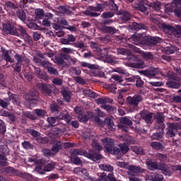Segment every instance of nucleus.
<instances>
[{
  "label": "nucleus",
  "mask_w": 181,
  "mask_h": 181,
  "mask_svg": "<svg viewBox=\"0 0 181 181\" xmlns=\"http://www.w3.org/2000/svg\"><path fill=\"white\" fill-rule=\"evenodd\" d=\"M78 155L80 156H87L92 160H98L103 158V156L98 153H93V151H90L89 153L84 151L83 150L74 149L71 151V159H74V158L77 157Z\"/></svg>",
  "instance_id": "nucleus-1"
},
{
  "label": "nucleus",
  "mask_w": 181,
  "mask_h": 181,
  "mask_svg": "<svg viewBox=\"0 0 181 181\" xmlns=\"http://www.w3.org/2000/svg\"><path fill=\"white\" fill-rule=\"evenodd\" d=\"M98 104H103L101 105V108L103 110H105L107 111V112H110V114H112L113 112H115L117 111V108L115 107H112L110 105H105L107 103L111 104L112 103V100L110 98H101L97 100Z\"/></svg>",
  "instance_id": "nucleus-2"
},
{
  "label": "nucleus",
  "mask_w": 181,
  "mask_h": 181,
  "mask_svg": "<svg viewBox=\"0 0 181 181\" xmlns=\"http://www.w3.org/2000/svg\"><path fill=\"white\" fill-rule=\"evenodd\" d=\"M146 164L147 165L148 169H158L159 170H162V173L165 175V176L172 175V171L169 170V168L165 166L158 165L156 163H153L151 160H147Z\"/></svg>",
  "instance_id": "nucleus-3"
},
{
  "label": "nucleus",
  "mask_w": 181,
  "mask_h": 181,
  "mask_svg": "<svg viewBox=\"0 0 181 181\" xmlns=\"http://www.w3.org/2000/svg\"><path fill=\"white\" fill-rule=\"evenodd\" d=\"M107 5L108 3L98 4L97 6L90 7V9L85 11L83 13L88 16H100V13L97 12H103V11H104V8Z\"/></svg>",
  "instance_id": "nucleus-4"
},
{
  "label": "nucleus",
  "mask_w": 181,
  "mask_h": 181,
  "mask_svg": "<svg viewBox=\"0 0 181 181\" xmlns=\"http://www.w3.org/2000/svg\"><path fill=\"white\" fill-rule=\"evenodd\" d=\"M14 59L16 60L17 63L16 65V68L14 69L15 71H17L19 73L21 71V69H22V64L25 66V64H28V63H30V60L29 59L26 58V57L23 55H21L19 54H16L14 56Z\"/></svg>",
  "instance_id": "nucleus-5"
},
{
  "label": "nucleus",
  "mask_w": 181,
  "mask_h": 181,
  "mask_svg": "<svg viewBox=\"0 0 181 181\" xmlns=\"http://www.w3.org/2000/svg\"><path fill=\"white\" fill-rule=\"evenodd\" d=\"M130 47L132 49V52H135L136 53H140L141 57L144 59L145 60H153L155 59V56H153V54L151 52H142L139 48L134 46V45H130Z\"/></svg>",
  "instance_id": "nucleus-6"
},
{
  "label": "nucleus",
  "mask_w": 181,
  "mask_h": 181,
  "mask_svg": "<svg viewBox=\"0 0 181 181\" xmlns=\"http://www.w3.org/2000/svg\"><path fill=\"white\" fill-rule=\"evenodd\" d=\"M144 98H142V95L136 94L133 97H127V102L130 105H133L134 107H138L139 103L142 102Z\"/></svg>",
  "instance_id": "nucleus-7"
},
{
  "label": "nucleus",
  "mask_w": 181,
  "mask_h": 181,
  "mask_svg": "<svg viewBox=\"0 0 181 181\" xmlns=\"http://www.w3.org/2000/svg\"><path fill=\"white\" fill-rule=\"evenodd\" d=\"M179 128H180V127H179L178 124L169 123L167 128V136L173 138V136L176 135V132H177V129H179Z\"/></svg>",
  "instance_id": "nucleus-8"
},
{
  "label": "nucleus",
  "mask_w": 181,
  "mask_h": 181,
  "mask_svg": "<svg viewBox=\"0 0 181 181\" xmlns=\"http://www.w3.org/2000/svg\"><path fill=\"white\" fill-rule=\"evenodd\" d=\"M127 175L129 176H135L136 173H144L145 169L138 166V165H129V167L127 168Z\"/></svg>",
  "instance_id": "nucleus-9"
},
{
  "label": "nucleus",
  "mask_w": 181,
  "mask_h": 181,
  "mask_svg": "<svg viewBox=\"0 0 181 181\" xmlns=\"http://www.w3.org/2000/svg\"><path fill=\"white\" fill-rule=\"evenodd\" d=\"M139 73L143 76L148 77V78H153V77L159 73V69L157 68L151 67L147 70L139 71Z\"/></svg>",
  "instance_id": "nucleus-10"
},
{
  "label": "nucleus",
  "mask_w": 181,
  "mask_h": 181,
  "mask_svg": "<svg viewBox=\"0 0 181 181\" xmlns=\"http://www.w3.org/2000/svg\"><path fill=\"white\" fill-rule=\"evenodd\" d=\"M101 142L107 152H112V149H114V140L112 139H101Z\"/></svg>",
  "instance_id": "nucleus-11"
},
{
  "label": "nucleus",
  "mask_w": 181,
  "mask_h": 181,
  "mask_svg": "<svg viewBox=\"0 0 181 181\" xmlns=\"http://www.w3.org/2000/svg\"><path fill=\"white\" fill-rule=\"evenodd\" d=\"M39 97V92L37 90H34L33 91H30L29 93V96H25V100H28L29 101L30 105H33V104H36V98Z\"/></svg>",
  "instance_id": "nucleus-12"
},
{
  "label": "nucleus",
  "mask_w": 181,
  "mask_h": 181,
  "mask_svg": "<svg viewBox=\"0 0 181 181\" xmlns=\"http://www.w3.org/2000/svg\"><path fill=\"white\" fill-rule=\"evenodd\" d=\"M3 29L4 32H6V33H9L10 35H13L14 36H19V34L16 30V28L9 23L4 24Z\"/></svg>",
  "instance_id": "nucleus-13"
},
{
  "label": "nucleus",
  "mask_w": 181,
  "mask_h": 181,
  "mask_svg": "<svg viewBox=\"0 0 181 181\" xmlns=\"http://www.w3.org/2000/svg\"><path fill=\"white\" fill-rule=\"evenodd\" d=\"M175 7L181 8V0H173L171 5L165 6V12L167 13H170L175 11Z\"/></svg>",
  "instance_id": "nucleus-14"
},
{
  "label": "nucleus",
  "mask_w": 181,
  "mask_h": 181,
  "mask_svg": "<svg viewBox=\"0 0 181 181\" xmlns=\"http://www.w3.org/2000/svg\"><path fill=\"white\" fill-rule=\"evenodd\" d=\"M140 115L147 124H152V122H153V113H151L146 110H144L140 112Z\"/></svg>",
  "instance_id": "nucleus-15"
},
{
  "label": "nucleus",
  "mask_w": 181,
  "mask_h": 181,
  "mask_svg": "<svg viewBox=\"0 0 181 181\" xmlns=\"http://www.w3.org/2000/svg\"><path fill=\"white\" fill-rule=\"evenodd\" d=\"M155 118L158 122V128L161 129V131H164L165 126V123H163V121H165V117L163 116V113L162 112H158Z\"/></svg>",
  "instance_id": "nucleus-16"
},
{
  "label": "nucleus",
  "mask_w": 181,
  "mask_h": 181,
  "mask_svg": "<svg viewBox=\"0 0 181 181\" xmlns=\"http://www.w3.org/2000/svg\"><path fill=\"white\" fill-rule=\"evenodd\" d=\"M2 153V154H1ZM6 153V147L0 146V166H6L8 165V159L4 155Z\"/></svg>",
  "instance_id": "nucleus-17"
},
{
  "label": "nucleus",
  "mask_w": 181,
  "mask_h": 181,
  "mask_svg": "<svg viewBox=\"0 0 181 181\" xmlns=\"http://www.w3.org/2000/svg\"><path fill=\"white\" fill-rule=\"evenodd\" d=\"M126 80L128 82H136V87H142V86H144V81H142L139 76H134L130 78H127Z\"/></svg>",
  "instance_id": "nucleus-18"
},
{
  "label": "nucleus",
  "mask_w": 181,
  "mask_h": 181,
  "mask_svg": "<svg viewBox=\"0 0 181 181\" xmlns=\"http://www.w3.org/2000/svg\"><path fill=\"white\" fill-rule=\"evenodd\" d=\"M63 132H66V129H59L57 127H55L50 130L49 133V136L50 138H55V136H58V135L63 134Z\"/></svg>",
  "instance_id": "nucleus-19"
},
{
  "label": "nucleus",
  "mask_w": 181,
  "mask_h": 181,
  "mask_svg": "<svg viewBox=\"0 0 181 181\" xmlns=\"http://www.w3.org/2000/svg\"><path fill=\"white\" fill-rule=\"evenodd\" d=\"M168 28L170 30L173 31V35L175 36V37H181V25H175L174 26L169 25Z\"/></svg>",
  "instance_id": "nucleus-20"
},
{
  "label": "nucleus",
  "mask_w": 181,
  "mask_h": 181,
  "mask_svg": "<svg viewBox=\"0 0 181 181\" xmlns=\"http://www.w3.org/2000/svg\"><path fill=\"white\" fill-rule=\"evenodd\" d=\"M39 88L44 95H50L52 93V86L50 85L40 84Z\"/></svg>",
  "instance_id": "nucleus-21"
},
{
  "label": "nucleus",
  "mask_w": 181,
  "mask_h": 181,
  "mask_svg": "<svg viewBox=\"0 0 181 181\" xmlns=\"http://www.w3.org/2000/svg\"><path fill=\"white\" fill-rule=\"evenodd\" d=\"M129 40L134 45H141V43H142L143 38L141 35L134 34L129 39Z\"/></svg>",
  "instance_id": "nucleus-22"
},
{
  "label": "nucleus",
  "mask_w": 181,
  "mask_h": 181,
  "mask_svg": "<svg viewBox=\"0 0 181 181\" xmlns=\"http://www.w3.org/2000/svg\"><path fill=\"white\" fill-rule=\"evenodd\" d=\"M94 117V114L93 112H88L83 115H79L78 116V119L81 122H87L90 118Z\"/></svg>",
  "instance_id": "nucleus-23"
},
{
  "label": "nucleus",
  "mask_w": 181,
  "mask_h": 181,
  "mask_svg": "<svg viewBox=\"0 0 181 181\" xmlns=\"http://www.w3.org/2000/svg\"><path fill=\"white\" fill-rule=\"evenodd\" d=\"M18 29H19V31L21 32L22 36L25 39V40H26V42H28L29 43H30L32 42V37H30L28 34V33H26V30H25L24 28L22 27L21 25H20L18 27Z\"/></svg>",
  "instance_id": "nucleus-24"
},
{
  "label": "nucleus",
  "mask_w": 181,
  "mask_h": 181,
  "mask_svg": "<svg viewBox=\"0 0 181 181\" xmlns=\"http://www.w3.org/2000/svg\"><path fill=\"white\" fill-rule=\"evenodd\" d=\"M35 73L39 78L42 80H47V74L46 72L41 71L40 68H35Z\"/></svg>",
  "instance_id": "nucleus-25"
},
{
  "label": "nucleus",
  "mask_w": 181,
  "mask_h": 181,
  "mask_svg": "<svg viewBox=\"0 0 181 181\" xmlns=\"http://www.w3.org/2000/svg\"><path fill=\"white\" fill-rule=\"evenodd\" d=\"M8 100L16 105H19L21 104V100H19V97H18L17 95L8 93Z\"/></svg>",
  "instance_id": "nucleus-26"
},
{
  "label": "nucleus",
  "mask_w": 181,
  "mask_h": 181,
  "mask_svg": "<svg viewBox=\"0 0 181 181\" xmlns=\"http://www.w3.org/2000/svg\"><path fill=\"white\" fill-rule=\"evenodd\" d=\"M61 56L64 60H67L69 64H76V63H77V59L71 57L69 54L61 53Z\"/></svg>",
  "instance_id": "nucleus-27"
},
{
  "label": "nucleus",
  "mask_w": 181,
  "mask_h": 181,
  "mask_svg": "<svg viewBox=\"0 0 181 181\" xmlns=\"http://www.w3.org/2000/svg\"><path fill=\"white\" fill-rule=\"evenodd\" d=\"M179 84L180 82L178 79L170 80L166 82V86L170 88H179Z\"/></svg>",
  "instance_id": "nucleus-28"
},
{
  "label": "nucleus",
  "mask_w": 181,
  "mask_h": 181,
  "mask_svg": "<svg viewBox=\"0 0 181 181\" xmlns=\"http://www.w3.org/2000/svg\"><path fill=\"white\" fill-rule=\"evenodd\" d=\"M119 18L122 22H127V21H129V19H131V14L127 11H122L119 13Z\"/></svg>",
  "instance_id": "nucleus-29"
},
{
  "label": "nucleus",
  "mask_w": 181,
  "mask_h": 181,
  "mask_svg": "<svg viewBox=\"0 0 181 181\" xmlns=\"http://www.w3.org/2000/svg\"><path fill=\"white\" fill-rule=\"evenodd\" d=\"M105 124H107L108 129L110 131H114L115 129V125L114 124V120L111 117H107L105 119Z\"/></svg>",
  "instance_id": "nucleus-30"
},
{
  "label": "nucleus",
  "mask_w": 181,
  "mask_h": 181,
  "mask_svg": "<svg viewBox=\"0 0 181 181\" xmlns=\"http://www.w3.org/2000/svg\"><path fill=\"white\" fill-rule=\"evenodd\" d=\"M101 30L105 32V33H110V35H114V33H117V29L111 26H103L101 28Z\"/></svg>",
  "instance_id": "nucleus-31"
},
{
  "label": "nucleus",
  "mask_w": 181,
  "mask_h": 181,
  "mask_svg": "<svg viewBox=\"0 0 181 181\" xmlns=\"http://www.w3.org/2000/svg\"><path fill=\"white\" fill-rule=\"evenodd\" d=\"M131 46H132V45H129V47L130 48L129 50L124 48L117 49L118 54H123V55L126 54L127 56H131V52H134L132 51V48H131Z\"/></svg>",
  "instance_id": "nucleus-32"
},
{
  "label": "nucleus",
  "mask_w": 181,
  "mask_h": 181,
  "mask_svg": "<svg viewBox=\"0 0 181 181\" xmlns=\"http://www.w3.org/2000/svg\"><path fill=\"white\" fill-rule=\"evenodd\" d=\"M2 57L6 62H8L9 63H13L15 62V60L9 56V52L6 49L2 50Z\"/></svg>",
  "instance_id": "nucleus-33"
},
{
  "label": "nucleus",
  "mask_w": 181,
  "mask_h": 181,
  "mask_svg": "<svg viewBox=\"0 0 181 181\" xmlns=\"http://www.w3.org/2000/svg\"><path fill=\"white\" fill-rule=\"evenodd\" d=\"M176 50H177V47L176 46H173L170 45H169V46L165 47L164 48V52L165 53H166V54H173V53H175Z\"/></svg>",
  "instance_id": "nucleus-34"
},
{
  "label": "nucleus",
  "mask_w": 181,
  "mask_h": 181,
  "mask_svg": "<svg viewBox=\"0 0 181 181\" xmlns=\"http://www.w3.org/2000/svg\"><path fill=\"white\" fill-rule=\"evenodd\" d=\"M134 6L136 9H137V11H140V12H142V13L146 16L148 15V10L145 6L139 4H134Z\"/></svg>",
  "instance_id": "nucleus-35"
},
{
  "label": "nucleus",
  "mask_w": 181,
  "mask_h": 181,
  "mask_svg": "<svg viewBox=\"0 0 181 181\" xmlns=\"http://www.w3.org/2000/svg\"><path fill=\"white\" fill-rule=\"evenodd\" d=\"M150 146L151 147L153 148V149H157L158 151H160L162 149H164L165 148V146H163V144L158 142V141H153V142H151L150 144Z\"/></svg>",
  "instance_id": "nucleus-36"
},
{
  "label": "nucleus",
  "mask_w": 181,
  "mask_h": 181,
  "mask_svg": "<svg viewBox=\"0 0 181 181\" xmlns=\"http://www.w3.org/2000/svg\"><path fill=\"white\" fill-rule=\"evenodd\" d=\"M62 148H63V143L61 141H57L56 144H54L52 146V151L54 152V153H57V152H59Z\"/></svg>",
  "instance_id": "nucleus-37"
},
{
  "label": "nucleus",
  "mask_w": 181,
  "mask_h": 181,
  "mask_svg": "<svg viewBox=\"0 0 181 181\" xmlns=\"http://www.w3.org/2000/svg\"><path fill=\"white\" fill-rule=\"evenodd\" d=\"M16 15L18 18L23 22H25V21H26V13H25V11L19 9L16 11Z\"/></svg>",
  "instance_id": "nucleus-38"
},
{
  "label": "nucleus",
  "mask_w": 181,
  "mask_h": 181,
  "mask_svg": "<svg viewBox=\"0 0 181 181\" xmlns=\"http://www.w3.org/2000/svg\"><path fill=\"white\" fill-rule=\"evenodd\" d=\"M99 168L105 172H112L114 170V168L108 164H100Z\"/></svg>",
  "instance_id": "nucleus-39"
},
{
  "label": "nucleus",
  "mask_w": 181,
  "mask_h": 181,
  "mask_svg": "<svg viewBox=\"0 0 181 181\" xmlns=\"http://www.w3.org/2000/svg\"><path fill=\"white\" fill-rule=\"evenodd\" d=\"M150 8H152L156 12H159L160 11V3L159 1H153L148 4Z\"/></svg>",
  "instance_id": "nucleus-40"
},
{
  "label": "nucleus",
  "mask_w": 181,
  "mask_h": 181,
  "mask_svg": "<svg viewBox=\"0 0 181 181\" xmlns=\"http://www.w3.org/2000/svg\"><path fill=\"white\" fill-rule=\"evenodd\" d=\"M83 93L85 95H88V97H91V98H97V93L93 92L90 89L84 88L83 89Z\"/></svg>",
  "instance_id": "nucleus-41"
},
{
  "label": "nucleus",
  "mask_w": 181,
  "mask_h": 181,
  "mask_svg": "<svg viewBox=\"0 0 181 181\" xmlns=\"http://www.w3.org/2000/svg\"><path fill=\"white\" fill-rule=\"evenodd\" d=\"M62 95L67 103L70 102V100H71V92L70 90H63Z\"/></svg>",
  "instance_id": "nucleus-42"
},
{
  "label": "nucleus",
  "mask_w": 181,
  "mask_h": 181,
  "mask_svg": "<svg viewBox=\"0 0 181 181\" xmlns=\"http://www.w3.org/2000/svg\"><path fill=\"white\" fill-rule=\"evenodd\" d=\"M133 28H134L135 30H141V29L146 30L148 29V27L145 26V25L137 23H133Z\"/></svg>",
  "instance_id": "nucleus-43"
},
{
  "label": "nucleus",
  "mask_w": 181,
  "mask_h": 181,
  "mask_svg": "<svg viewBox=\"0 0 181 181\" xmlns=\"http://www.w3.org/2000/svg\"><path fill=\"white\" fill-rule=\"evenodd\" d=\"M54 166H56V164L54 163H48L44 166V170L45 173L52 172V170L54 169Z\"/></svg>",
  "instance_id": "nucleus-44"
},
{
  "label": "nucleus",
  "mask_w": 181,
  "mask_h": 181,
  "mask_svg": "<svg viewBox=\"0 0 181 181\" xmlns=\"http://www.w3.org/2000/svg\"><path fill=\"white\" fill-rule=\"evenodd\" d=\"M148 179L151 181H160L163 180V175L160 174H155L154 175H151Z\"/></svg>",
  "instance_id": "nucleus-45"
},
{
  "label": "nucleus",
  "mask_w": 181,
  "mask_h": 181,
  "mask_svg": "<svg viewBox=\"0 0 181 181\" xmlns=\"http://www.w3.org/2000/svg\"><path fill=\"white\" fill-rule=\"evenodd\" d=\"M8 105H11L9 103V100L7 98L0 99V107L2 108H8Z\"/></svg>",
  "instance_id": "nucleus-46"
},
{
  "label": "nucleus",
  "mask_w": 181,
  "mask_h": 181,
  "mask_svg": "<svg viewBox=\"0 0 181 181\" xmlns=\"http://www.w3.org/2000/svg\"><path fill=\"white\" fill-rule=\"evenodd\" d=\"M74 172L78 175H86L87 176V170L81 168H76L74 169Z\"/></svg>",
  "instance_id": "nucleus-47"
},
{
  "label": "nucleus",
  "mask_w": 181,
  "mask_h": 181,
  "mask_svg": "<svg viewBox=\"0 0 181 181\" xmlns=\"http://www.w3.org/2000/svg\"><path fill=\"white\" fill-rule=\"evenodd\" d=\"M119 146L120 148V152H122V153L125 154L129 151V147H128V145H127L126 144H121L119 145Z\"/></svg>",
  "instance_id": "nucleus-48"
},
{
  "label": "nucleus",
  "mask_w": 181,
  "mask_h": 181,
  "mask_svg": "<svg viewBox=\"0 0 181 181\" xmlns=\"http://www.w3.org/2000/svg\"><path fill=\"white\" fill-rule=\"evenodd\" d=\"M92 146L93 149H95L96 151H103V146L100 144H98V141H97V140L93 141Z\"/></svg>",
  "instance_id": "nucleus-49"
},
{
  "label": "nucleus",
  "mask_w": 181,
  "mask_h": 181,
  "mask_svg": "<svg viewBox=\"0 0 181 181\" xmlns=\"http://www.w3.org/2000/svg\"><path fill=\"white\" fill-rule=\"evenodd\" d=\"M69 71L71 74H75L76 76H80V74H81V70L78 67H71Z\"/></svg>",
  "instance_id": "nucleus-50"
},
{
  "label": "nucleus",
  "mask_w": 181,
  "mask_h": 181,
  "mask_svg": "<svg viewBox=\"0 0 181 181\" xmlns=\"http://www.w3.org/2000/svg\"><path fill=\"white\" fill-rule=\"evenodd\" d=\"M35 13L37 18H39V19H42V18L45 16V12L42 9L40 8L35 9Z\"/></svg>",
  "instance_id": "nucleus-51"
},
{
  "label": "nucleus",
  "mask_w": 181,
  "mask_h": 181,
  "mask_svg": "<svg viewBox=\"0 0 181 181\" xmlns=\"http://www.w3.org/2000/svg\"><path fill=\"white\" fill-rule=\"evenodd\" d=\"M61 52L66 53V54H73L76 50H74L73 48L63 47L62 48Z\"/></svg>",
  "instance_id": "nucleus-52"
},
{
  "label": "nucleus",
  "mask_w": 181,
  "mask_h": 181,
  "mask_svg": "<svg viewBox=\"0 0 181 181\" xmlns=\"http://www.w3.org/2000/svg\"><path fill=\"white\" fill-rule=\"evenodd\" d=\"M54 22L57 23H59V25H69L67 21L64 18H63L62 17H59L57 18H54Z\"/></svg>",
  "instance_id": "nucleus-53"
},
{
  "label": "nucleus",
  "mask_w": 181,
  "mask_h": 181,
  "mask_svg": "<svg viewBox=\"0 0 181 181\" xmlns=\"http://www.w3.org/2000/svg\"><path fill=\"white\" fill-rule=\"evenodd\" d=\"M130 67H135L136 69H142L145 67V62H140L136 64H129Z\"/></svg>",
  "instance_id": "nucleus-54"
},
{
  "label": "nucleus",
  "mask_w": 181,
  "mask_h": 181,
  "mask_svg": "<svg viewBox=\"0 0 181 181\" xmlns=\"http://www.w3.org/2000/svg\"><path fill=\"white\" fill-rule=\"evenodd\" d=\"M163 134H164L163 131H162V132H160V133H154L151 136V138L152 139L158 141V139H161V138L163 136Z\"/></svg>",
  "instance_id": "nucleus-55"
},
{
  "label": "nucleus",
  "mask_w": 181,
  "mask_h": 181,
  "mask_svg": "<svg viewBox=\"0 0 181 181\" xmlns=\"http://www.w3.org/2000/svg\"><path fill=\"white\" fill-rule=\"evenodd\" d=\"M107 5H109V8L112 9V11H117L118 9V6L117 4H115L114 0H110L109 3H107Z\"/></svg>",
  "instance_id": "nucleus-56"
},
{
  "label": "nucleus",
  "mask_w": 181,
  "mask_h": 181,
  "mask_svg": "<svg viewBox=\"0 0 181 181\" xmlns=\"http://www.w3.org/2000/svg\"><path fill=\"white\" fill-rule=\"evenodd\" d=\"M112 16H114V12L112 11L104 12L101 16L104 19H108L110 18H112Z\"/></svg>",
  "instance_id": "nucleus-57"
},
{
  "label": "nucleus",
  "mask_w": 181,
  "mask_h": 181,
  "mask_svg": "<svg viewBox=\"0 0 181 181\" xmlns=\"http://www.w3.org/2000/svg\"><path fill=\"white\" fill-rule=\"evenodd\" d=\"M35 114L38 116V117H45L46 115H47V113L46 112V111L43 110H40V109H36L35 110Z\"/></svg>",
  "instance_id": "nucleus-58"
},
{
  "label": "nucleus",
  "mask_w": 181,
  "mask_h": 181,
  "mask_svg": "<svg viewBox=\"0 0 181 181\" xmlns=\"http://www.w3.org/2000/svg\"><path fill=\"white\" fill-rule=\"evenodd\" d=\"M120 122H122V124H124V125H132V121L125 117L121 119Z\"/></svg>",
  "instance_id": "nucleus-59"
},
{
  "label": "nucleus",
  "mask_w": 181,
  "mask_h": 181,
  "mask_svg": "<svg viewBox=\"0 0 181 181\" xmlns=\"http://www.w3.org/2000/svg\"><path fill=\"white\" fill-rule=\"evenodd\" d=\"M156 157L157 158V159H159V160H160V162H165V160H166V159H168V156L166 155H163L160 153H158L156 155Z\"/></svg>",
  "instance_id": "nucleus-60"
},
{
  "label": "nucleus",
  "mask_w": 181,
  "mask_h": 181,
  "mask_svg": "<svg viewBox=\"0 0 181 181\" xmlns=\"http://www.w3.org/2000/svg\"><path fill=\"white\" fill-rule=\"evenodd\" d=\"M73 46L74 47H77L78 49H86V45L82 42H76L73 43Z\"/></svg>",
  "instance_id": "nucleus-61"
},
{
  "label": "nucleus",
  "mask_w": 181,
  "mask_h": 181,
  "mask_svg": "<svg viewBox=\"0 0 181 181\" xmlns=\"http://www.w3.org/2000/svg\"><path fill=\"white\" fill-rule=\"evenodd\" d=\"M55 63L57 64H64V58L62 57V54H59V57L55 58Z\"/></svg>",
  "instance_id": "nucleus-62"
},
{
  "label": "nucleus",
  "mask_w": 181,
  "mask_h": 181,
  "mask_svg": "<svg viewBox=\"0 0 181 181\" xmlns=\"http://www.w3.org/2000/svg\"><path fill=\"white\" fill-rule=\"evenodd\" d=\"M103 59H105V62H107V63H114V57L110 55H104V57L102 56Z\"/></svg>",
  "instance_id": "nucleus-63"
},
{
  "label": "nucleus",
  "mask_w": 181,
  "mask_h": 181,
  "mask_svg": "<svg viewBox=\"0 0 181 181\" xmlns=\"http://www.w3.org/2000/svg\"><path fill=\"white\" fill-rule=\"evenodd\" d=\"M24 115L27 118H29L30 119H36V116L33 115V113L30 112H24Z\"/></svg>",
  "instance_id": "nucleus-64"
}]
</instances>
